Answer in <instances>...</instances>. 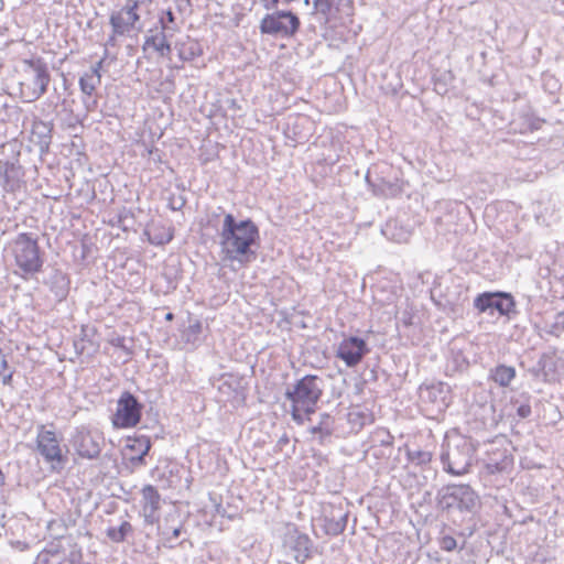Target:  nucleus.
Listing matches in <instances>:
<instances>
[{
  "label": "nucleus",
  "mask_w": 564,
  "mask_h": 564,
  "mask_svg": "<svg viewBox=\"0 0 564 564\" xmlns=\"http://www.w3.org/2000/svg\"><path fill=\"white\" fill-rule=\"evenodd\" d=\"M217 237L224 261L247 264L256 259L260 234L251 219L237 220L232 214L226 215Z\"/></svg>",
  "instance_id": "nucleus-1"
},
{
  "label": "nucleus",
  "mask_w": 564,
  "mask_h": 564,
  "mask_svg": "<svg viewBox=\"0 0 564 564\" xmlns=\"http://www.w3.org/2000/svg\"><path fill=\"white\" fill-rule=\"evenodd\" d=\"M324 380L314 375L304 376L293 389H288L285 397L291 401V415L297 424L304 423V415L315 412L323 394Z\"/></svg>",
  "instance_id": "nucleus-2"
},
{
  "label": "nucleus",
  "mask_w": 564,
  "mask_h": 564,
  "mask_svg": "<svg viewBox=\"0 0 564 564\" xmlns=\"http://www.w3.org/2000/svg\"><path fill=\"white\" fill-rule=\"evenodd\" d=\"M476 445L470 437L453 435L443 445L441 462L443 470L453 476H463L471 467Z\"/></svg>",
  "instance_id": "nucleus-3"
},
{
  "label": "nucleus",
  "mask_w": 564,
  "mask_h": 564,
  "mask_svg": "<svg viewBox=\"0 0 564 564\" xmlns=\"http://www.w3.org/2000/svg\"><path fill=\"white\" fill-rule=\"evenodd\" d=\"M23 74L21 96L24 101L33 102L46 93L51 82L47 64L42 58L25 59Z\"/></svg>",
  "instance_id": "nucleus-4"
},
{
  "label": "nucleus",
  "mask_w": 564,
  "mask_h": 564,
  "mask_svg": "<svg viewBox=\"0 0 564 564\" xmlns=\"http://www.w3.org/2000/svg\"><path fill=\"white\" fill-rule=\"evenodd\" d=\"M10 249L17 267L23 274H34L41 271L43 260L40 256V247L31 234H19L10 242Z\"/></svg>",
  "instance_id": "nucleus-5"
},
{
  "label": "nucleus",
  "mask_w": 564,
  "mask_h": 564,
  "mask_svg": "<svg viewBox=\"0 0 564 564\" xmlns=\"http://www.w3.org/2000/svg\"><path fill=\"white\" fill-rule=\"evenodd\" d=\"M478 500L469 485H448L438 492V506L447 512H474Z\"/></svg>",
  "instance_id": "nucleus-6"
},
{
  "label": "nucleus",
  "mask_w": 564,
  "mask_h": 564,
  "mask_svg": "<svg viewBox=\"0 0 564 564\" xmlns=\"http://www.w3.org/2000/svg\"><path fill=\"white\" fill-rule=\"evenodd\" d=\"M300 25V19L295 13L288 10H276L261 19L259 30L261 34L290 39L297 33Z\"/></svg>",
  "instance_id": "nucleus-7"
},
{
  "label": "nucleus",
  "mask_w": 564,
  "mask_h": 564,
  "mask_svg": "<svg viewBox=\"0 0 564 564\" xmlns=\"http://www.w3.org/2000/svg\"><path fill=\"white\" fill-rule=\"evenodd\" d=\"M36 449L53 469H61L66 463L55 431L47 430L43 424L37 426Z\"/></svg>",
  "instance_id": "nucleus-8"
},
{
  "label": "nucleus",
  "mask_w": 564,
  "mask_h": 564,
  "mask_svg": "<svg viewBox=\"0 0 564 564\" xmlns=\"http://www.w3.org/2000/svg\"><path fill=\"white\" fill-rule=\"evenodd\" d=\"M142 405L130 392H123L118 402L117 410L111 417L116 429H130L135 426L141 419Z\"/></svg>",
  "instance_id": "nucleus-9"
},
{
  "label": "nucleus",
  "mask_w": 564,
  "mask_h": 564,
  "mask_svg": "<svg viewBox=\"0 0 564 564\" xmlns=\"http://www.w3.org/2000/svg\"><path fill=\"white\" fill-rule=\"evenodd\" d=\"M105 440L98 431L88 427H77L72 436V444L78 456L86 459H95L99 456Z\"/></svg>",
  "instance_id": "nucleus-10"
},
{
  "label": "nucleus",
  "mask_w": 564,
  "mask_h": 564,
  "mask_svg": "<svg viewBox=\"0 0 564 564\" xmlns=\"http://www.w3.org/2000/svg\"><path fill=\"white\" fill-rule=\"evenodd\" d=\"M139 7V0H126L121 9L110 13L109 24L115 35H128L135 29V24L141 19L138 12Z\"/></svg>",
  "instance_id": "nucleus-11"
},
{
  "label": "nucleus",
  "mask_w": 564,
  "mask_h": 564,
  "mask_svg": "<svg viewBox=\"0 0 564 564\" xmlns=\"http://www.w3.org/2000/svg\"><path fill=\"white\" fill-rule=\"evenodd\" d=\"M474 306L479 312L497 311L500 315L511 316L516 314V302L510 293L485 292L474 300Z\"/></svg>",
  "instance_id": "nucleus-12"
},
{
  "label": "nucleus",
  "mask_w": 564,
  "mask_h": 564,
  "mask_svg": "<svg viewBox=\"0 0 564 564\" xmlns=\"http://www.w3.org/2000/svg\"><path fill=\"white\" fill-rule=\"evenodd\" d=\"M283 546L289 549L294 556V560L304 564L312 557L313 542L310 536L302 533L295 524H288L283 535Z\"/></svg>",
  "instance_id": "nucleus-13"
},
{
  "label": "nucleus",
  "mask_w": 564,
  "mask_h": 564,
  "mask_svg": "<svg viewBox=\"0 0 564 564\" xmlns=\"http://www.w3.org/2000/svg\"><path fill=\"white\" fill-rule=\"evenodd\" d=\"M369 352L367 343L357 336L344 338L337 348L336 356L345 362L347 367H356L362 358Z\"/></svg>",
  "instance_id": "nucleus-14"
},
{
  "label": "nucleus",
  "mask_w": 564,
  "mask_h": 564,
  "mask_svg": "<svg viewBox=\"0 0 564 564\" xmlns=\"http://www.w3.org/2000/svg\"><path fill=\"white\" fill-rule=\"evenodd\" d=\"M161 501V495L154 486L145 485L141 489L140 516L143 518L145 525H153L159 523Z\"/></svg>",
  "instance_id": "nucleus-15"
},
{
  "label": "nucleus",
  "mask_w": 564,
  "mask_h": 564,
  "mask_svg": "<svg viewBox=\"0 0 564 564\" xmlns=\"http://www.w3.org/2000/svg\"><path fill=\"white\" fill-rule=\"evenodd\" d=\"M24 171L18 160H0V184L6 192L14 193L23 185Z\"/></svg>",
  "instance_id": "nucleus-16"
},
{
  "label": "nucleus",
  "mask_w": 564,
  "mask_h": 564,
  "mask_svg": "<svg viewBox=\"0 0 564 564\" xmlns=\"http://www.w3.org/2000/svg\"><path fill=\"white\" fill-rule=\"evenodd\" d=\"M313 4L327 22L349 18L352 11L351 0H314Z\"/></svg>",
  "instance_id": "nucleus-17"
},
{
  "label": "nucleus",
  "mask_w": 564,
  "mask_h": 564,
  "mask_svg": "<svg viewBox=\"0 0 564 564\" xmlns=\"http://www.w3.org/2000/svg\"><path fill=\"white\" fill-rule=\"evenodd\" d=\"M170 36L166 32L161 30L158 25L150 29L144 37L143 51L152 48L162 57H170L172 53V45L170 43Z\"/></svg>",
  "instance_id": "nucleus-18"
},
{
  "label": "nucleus",
  "mask_w": 564,
  "mask_h": 564,
  "mask_svg": "<svg viewBox=\"0 0 564 564\" xmlns=\"http://www.w3.org/2000/svg\"><path fill=\"white\" fill-rule=\"evenodd\" d=\"M449 387L443 382H436L420 388V395L423 401L436 405L437 410H443L448 405Z\"/></svg>",
  "instance_id": "nucleus-19"
},
{
  "label": "nucleus",
  "mask_w": 564,
  "mask_h": 564,
  "mask_svg": "<svg viewBox=\"0 0 564 564\" xmlns=\"http://www.w3.org/2000/svg\"><path fill=\"white\" fill-rule=\"evenodd\" d=\"M174 518H178V516H167L165 518L164 524L158 527V533L161 536L163 545L170 549H173L177 545L176 540L181 536L183 532V523L181 520L177 521V524H170L171 521L174 522Z\"/></svg>",
  "instance_id": "nucleus-20"
},
{
  "label": "nucleus",
  "mask_w": 564,
  "mask_h": 564,
  "mask_svg": "<svg viewBox=\"0 0 564 564\" xmlns=\"http://www.w3.org/2000/svg\"><path fill=\"white\" fill-rule=\"evenodd\" d=\"M126 448L134 454L129 458L132 466L144 465V457L151 448V442L148 436L141 435L135 437H128Z\"/></svg>",
  "instance_id": "nucleus-21"
},
{
  "label": "nucleus",
  "mask_w": 564,
  "mask_h": 564,
  "mask_svg": "<svg viewBox=\"0 0 564 564\" xmlns=\"http://www.w3.org/2000/svg\"><path fill=\"white\" fill-rule=\"evenodd\" d=\"M512 464L511 456L505 448H496L488 452L485 459V467L489 474H497L507 470Z\"/></svg>",
  "instance_id": "nucleus-22"
},
{
  "label": "nucleus",
  "mask_w": 564,
  "mask_h": 564,
  "mask_svg": "<svg viewBox=\"0 0 564 564\" xmlns=\"http://www.w3.org/2000/svg\"><path fill=\"white\" fill-rule=\"evenodd\" d=\"M348 514L340 509L333 510L329 516L324 518V531L328 535H339L347 525Z\"/></svg>",
  "instance_id": "nucleus-23"
},
{
  "label": "nucleus",
  "mask_w": 564,
  "mask_h": 564,
  "mask_svg": "<svg viewBox=\"0 0 564 564\" xmlns=\"http://www.w3.org/2000/svg\"><path fill=\"white\" fill-rule=\"evenodd\" d=\"M334 430L335 420L328 413H323L319 416V422L310 429V433L319 444H325L334 433Z\"/></svg>",
  "instance_id": "nucleus-24"
},
{
  "label": "nucleus",
  "mask_w": 564,
  "mask_h": 564,
  "mask_svg": "<svg viewBox=\"0 0 564 564\" xmlns=\"http://www.w3.org/2000/svg\"><path fill=\"white\" fill-rule=\"evenodd\" d=\"M175 50L177 51L178 57L183 62H189L203 54V47L198 41L186 36L184 41H177L175 43Z\"/></svg>",
  "instance_id": "nucleus-25"
},
{
  "label": "nucleus",
  "mask_w": 564,
  "mask_h": 564,
  "mask_svg": "<svg viewBox=\"0 0 564 564\" xmlns=\"http://www.w3.org/2000/svg\"><path fill=\"white\" fill-rule=\"evenodd\" d=\"M48 285L51 291L55 294L56 299L62 301L68 294L69 279L64 272L54 270L48 278Z\"/></svg>",
  "instance_id": "nucleus-26"
},
{
  "label": "nucleus",
  "mask_w": 564,
  "mask_h": 564,
  "mask_svg": "<svg viewBox=\"0 0 564 564\" xmlns=\"http://www.w3.org/2000/svg\"><path fill=\"white\" fill-rule=\"evenodd\" d=\"M516 369L512 366L498 365L490 370V379L499 387H509L511 381L516 378Z\"/></svg>",
  "instance_id": "nucleus-27"
},
{
  "label": "nucleus",
  "mask_w": 564,
  "mask_h": 564,
  "mask_svg": "<svg viewBox=\"0 0 564 564\" xmlns=\"http://www.w3.org/2000/svg\"><path fill=\"white\" fill-rule=\"evenodd\" d=\"M184 341L191 345L193 348L198 347L204 339V327L202 322L195 321L184 329L182 335Z\"/></svg>",
  "instance_id": "nucleus-28"
},
{
  "label": "nucleus",
  "mask_w": 564,
  "mask_h": 564,
  "mask_svg": "<svg viewBox=\"0 0 564 564\" xmlns=\"http://www.w3.org/2000/svg\"><path fill=\"white\" fill-rule=\"evenodd\" d=\"M161 30L166 32L170 36H173L181 30L180 24L176 22V17L171 9L163 10L159 14L158 24Z\"/></svg>",
  "instance_id": "nucleus-29"
},
{
  "label": "nucleus",
  "mask_w": 564,
  "mask_h": 564,
  "mask_svg": "<svg viewBox=\"0 0 564 564\" xmlns=\"http://www.w3.org/2000/svg\"><path fill=\"white\" fill-rule=\"evenodd\" d=\"M152 245L162 246L169 243L173 239V231L170 227L153 226L145 232Z\"/></svg>",
  "instance_id": "nucleus-30"
},
{
  "label": "nucleus",
  "mask_w": 564,
  "mask_h": 564,
  "mask_svg": "<svg viewBox=\"0 0 564 564\" xmlns=\"http://www.w3.org/2000/svg\"><path fill=\"white\" fill-rule=\"evenodd\" d=\"M101 84V78L98 76L90 74L88 72L84 73L79 78V88L80 91L86 96H93L96 88Z\"/></svg>",
  "instance_id": "nucleus-31"
},
{
  "label": "nucleus",
  "mask_w": 564,
  "mask_h": 564,
  "mask_svg": "<svg viewBox=\"0 0 564 564\" xmlns=\"http://www.w3.org/2000/svg\"><path fill=\"white\" fill-rule=\"evenodd\" d=\"M132 525L128 521H123L119 527H109L106 531L107 536L115 543H121L127 535L132 532Z\"/></svg>",
  "instance_id": "nucleus-32"
},
{
  "label": "nucleus",
  "mask_w": 564,
  "mask_h": 564,
  "mask_svg": "<svg viewBox=\"0 0 564 564\" xmlns=\"http://www.w3.org/2000/svg\"><path fill=\"white\" fill-rule=\"evenodd\" d=\"M34 135H37L41 149L47 148L51 142V128L43 121L34 122L33 130Z\"/></svg>",
  "instance_id": "nucleus-33"
},
{
  "label": "nucleus",
  "mask_w": 564,
  "mask_h": 564,
  "mask_svg": "<svg viewBox=\"0 0 564 564\" xmlns=\"http://www.w3.org/2000/svg\"><path fill=\"white\" fill-rule=\"evenodd\" d=\"M229 213L218 206L206 214V224L208 227L216 229L218 232V228L221 226V220L225 219V216Z\"/></svg>",
  "instance_id": "nucleus-34"
},
{
  "label": "nucleus",
  "mask_w": 564,
  "mask_h": 564,
  "mask_svg": "<svg viewBox=\"0 0 564 564\" xmlns=\"http://www.w3.org/2000/svg\"><path fill=\"white\" fill-rule=\"evenodd\" d=\"M544 332L549 335L560 337L564 333V312L557 313L553 322L545 325Z\"/></svg>",
  "instance_id": "nucleus-35"
},
{
  "label": "nucleus",
  "mask_w": 564,
  "mask_h": 564,
  "mask_svg": "<svg viewBox=\"0 0 564 564\" xmlns=\"http://www.w3.org/2000/svg\"><path fill=\"white\" fill-rule=\"evenodd\" d=\"M408 458L412 464L425 466L432 460V454L427 451H408Z\"/></svg>",
  "instance_id": "nucleus-36"
},
{
  "label": "nucleus",
  "mask_w": 564,
  "mask_h": 564,
  "mask_svg": "<svg viewBox=\"0 0 564 564\" xmlns=\"http://www.w3.org/2000/svg\"><path fill=\"white\" fill-rule=\"evenodd\" d=\"M371 442L381 446H392L393 436L387 429H377L371 435Z\"/></svg>",
  "instance_id": "nucleus-37"
},
{
  "label": "nucleus",
  "mask_w": 564,
  "mask_h": 564,
  "mask_svg": "<svg viewBox=\"0 0 564 564\" xmlns=\"http://www.w3.org/2000/svg\"><path fill=\"white\" fill-rule=\"evenodd\" d=\"M438 546L445 552H452L457 547V541L452 535L443 534L438 538Z\"/></svg>",
  "instance_id": "nucleus-38"
},
{
  "label": "nucleus",
  "mask_w": 564,
  "mask_h": 564,
  "mask_svg": "<svg viewBox=\"0 0 564 564\" xmlns=\"http://www.w3.org/2000/svg\"><path fill=\"white\" fill-rule=\"evenodd\" d=\"M109 343L117 348H121L124 351L129 352L128 347L126 346V338L123 336H115L112 337Z\"/></svg>",
  "instance_id": "nucleus-39"
},
{
  "label": "nucleus",
  "mask_w": 564,
  "mask_h": 564,
  "mask_svg": "<svg viewBox=\"0 0 564 564\" xmlns=\"http://www.w3.org/2000/svg\"><path fill=\"white\" fill-rule=\"evenodd\" d=\"M517 414L521 419H527L531 415V406L528 403H522L517 408Z\"/></svg>",
  "instance_id": "nucleus-40"
},
{
  "label": "nucleus",
  "mask_w": 564,
  "mask_h": 564,
  "mask_svg": "<svg viewBox=\"0 0 564 564\" xmlns=\"http://www.w3.org/2000/svg\"><path fill=\"white\" fill-rule=\"evenodd\" d=\"M259 2L268 11L276 9L279 4V0H259Z\"/></svg>",
  "instance_id": "nucleus-41"
},
{
  "label": "nucleus",
  "mask_w": 564,
  "mask_h": 564,
  "mask_svg": "<svg viewBox=\"0 0 564 564\" xmlns=\"http://www.w3.org/2000/svg\"><path fill=\"white\" fill-rule=\"evenodd\" d=\"M102 65H104V58H101L100 61H98L91 68L88 73L90 74H94L96 76H98L99 78H101V69H102Z\"/></svg>",
  "instance_id": "nucleus-42"
},
{
  "label": "nucleus",
  "mask_w": 564,
  "mask_h": 564,
  "mask_svg": "<svg viewBox=\"0 0 564 564\" xmlns=\"http://www.w3.org/2000/svg\"><path fill=\"white\" fill-rule=\"evenodd\" d=\"M119 35H115V32L111 30V34L108 36L107 41L105 42V47H115L117 46V37Z\"/></svg>",
  "instance_id": "nucleus-43"
},
{
  "label": "nucleus",
  "mask_w": 564,
  "mask_h": 564,
  "mask_svg": "<svg viewBox=\"0 0 564 564\" xmlns=\"http://www.w3.org/2000/svg\"><path fill=\"white\" fill-rule=\"evenodd\" d=\"M383 185L386 186V183H383ZM388 186V189L386 188H380V191L384 194V195H394L395 192L398 191L397 186L394 185H391V184H387Z\"/></svg>",
  "instance_id": "nucleus-44"
},
{
  "label": "nucleus",
  "mask_w": 564,
  "mask_h": 564,
  "mask_svg": "<svg viewBox=\"0 0 564 564\" xmlns=\"http://www.w3.org/2000/svg\"><path fill=\"white\" fill-rule=\"evenodd\" d=\"M454 361H455L457 368H462L467 365L465 358L460 355H457L455 357Z\"/></svg>",
  "instance_id": "nucleus-45"
},
{
  "label": "nucleus",
  "mask_w": 564,
  "mask_h": 564,
  "mask_svg": "<svg viewBox=\"0 0 564 564\" xmlns=\"http://www.w3.org/2000/svg\"><path fill=\"white\" fill-rule=\"evenodd\" d=\"M0 379H1V381H2V383H3L4 386L10 384V383H11V381H12V372H9L8 375H3V376H1V378H0Z\"/></svg>",
  "instance_id": "nucleus-46"
},
{
  "label": "nucleus",
  "mask_w": 564,
  "mask_h": 564,
  "mask_svg": "<svg viewBox=\"0 0 564 564\" xmlns=\"http://www.w3.org/2000/svg\"><path fill=\"white\" fill-rule=\"evenodd\" d=\"M80 558V554H75V553H72L70 554V563L72 564H77V562L79 561Z\"/></svg>",
  "instance_id": "nucleus-47"
},
{
  "label": "nucleus",
  "mask_w": 564,
  "mask_h": 564,
  "mask_svg": "<svg viewBox=\"0 0 564 564\" xmlns=\"http://www.w3.org/2000/svg\"><path fill=\"white\" fill-rule=\"evenodd\" d=\"M109 56V48L108 47H105V51H104V56L101 58H104V62L106 61V58Z\"/></svg>",
  "instance_id": "nucleus-48"
},
{
  "label": "nucleus",
  "mask_w": 564,
  "mask_h": 564,
  "mask_svg": "<svg viewBox=\"0 0 564 564\" xmlns=\"http://www.w3.org/2000/svg\"><path fill=\"white\" fill-rule=\"evenodd\" d=\"M6 3L3 0H0V12L4 10Z\"/></svg>",
  "instance_id": "nucleus-49"
},
{
  "label": "nucleus",
  "mask_w": 564,
  "mask_h": 564,
  "mask_svg": "<svg viewBox=\"0 0 564 564\" xmlns=\"http://www.w3.org/2000/svg\"><path fill=\"white\" fill-rule=\"evenodd\" d=\"M46 556H47V553H41V554H39V560L44 557V560L46 561Z\"/></svg>",
  "instance_id": "nucleus-50"
},
{
  "label": "nucleus",
  "mask_w": 564,
  "mask_h": 564,
  "mask_svg": "<svg viewBox=\"0 0 564 564\" xmlns=\"http://www.w3.org/2000/svg\"><path fill=\"white\" fill-rule=\"evenodd\" d=\"M173 318V314L172 313H167L166 314V319H172Z\"/></svg>",
  "instance_id": "nucleus-51"
},
{
  "label": "nucleus",
  "mask_w": 564,
  "mask_h": 564,
  "mask_svg": "<svg viewBox=\"0 0 564 564\" xmlns=\"http://www.w3.org/2000/svg\"><path fill=\"white\" fill-rule=\"evenodd\" d=\"M230 102L232 107H236V100L232 99Z\"/></svg>",
  "instance_id": "nucleus-52"
},
{
  "label": "nucleus",
  "mask_w": 564,
  "mask_h": 564,
  "mask_svg": "<svg viewBox=\"0 0 564 564\" xmlns=\"http://www.w3.org/2000/svg\"><path fill=\"white\" fill-rule=\"evenodd\" d=\"M304 3L307 6L310 4V0H304Z\"/></svg>",
  "instance_id": "nucleus-53"
}]
</instances>
